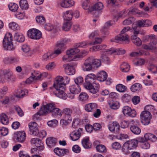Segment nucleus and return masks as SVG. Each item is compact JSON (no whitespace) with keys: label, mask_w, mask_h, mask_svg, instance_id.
Wrapping results in <instances>:
<instances>
[{"label":"nucleus","mask_w":157,"mask_h":157,"mask_svg":"<svg viewBox=\"0 0 157 157\" xmlns=\"http://www.w3.org/2000/svg\"><path fill=\"white\" fill-rule=\"evenodd\" d=\"M53 87L50 88L49 90L51 94L63 99H66L67 97V94L65 93L66 85L63 82V77L59 76L56 78Z\"/></svg>","instance_id":"nucleus-1"},{"label":"nucleus","mask_w":157,"mask_h":157,"mask_svg":"<svg viewBox=\"0 0 157 157\" xmlns=\"http://www.w3.org/2000/svg\"><path fill=\"white\" fill-rule=\"evenodd\" d=\"M85 81L83 85L85 88L93 94L92 97H98L100 85L97 81L96 76L93 73L89 74L86 77Z\"/></svg>","instance_id":"nucleus-2"},{"label":"nucleus","mask_w":157,"mask_h":157,"mask_svg":"<svg viewBox=\"0 0 157 157\" xmlns=\"http://www.w3.org/2000/svg\"><path fill=\"white\" fill-rule=\"evenodd\" d=\"M13 37L12 34L10 33H7L3 40L2 44L4 49L6 50L11 51L14 50L15 48L13 44Z\"/></svg>","instance_id":"nucleus-3"},{"label":"nucleus","mask_w":157,"mask_h":157,"mask_svg":"<svg viewBox=\"0 0 157 157\" xmlns=\"http://www.w3.org/2000/svg\"><path fill=\"white\" fill-rule=\"evenodd\" d=\"M141 122L144 125H147L150 122V120L152 117L151 113L147 111L142 112L140 115Z\"/></svg>","instance_id":"nucleus-4"},{"label":"nucleus","mask_w":157,"mask_h":157,"mask_svg":"<svg viewBox=\"0 0 157 157\" xmlns=\"http://www.w3.org/2000/svg\"><path fill=\"white\" fill-rule=\"evenodd\" d=\"M28 36L33 39L38 40L42 37V33L39 30L32 29L29 30L27 33Z\"/></svg>","instance_id":"nucleus-5"},{"label":"nucleus","mask_w":157,"mask_h":157,"mask_svg":"<svg viewBox=\"0 0 157 157\" xmlns=\"http://www.w3.org/2000/svg\"><path fill=\"white\" fill-rule=\"evenodd\" d=\"M76 64L73 63L65 64L63 65L66 73L69 75H74L75 73V70L74 67Z\"/></svg>","instance_id":"nucleus-6"},{"label":"nucleus","mask_w":157,"mask_h":157,"mask_svg":"<svg viewBox=\"0 0 157 157\" xmlns=\"http://www.w3.org/2000/svg\"><path fill=\"white\" fill-rule=\"evenodd\" d=\"M63 114L64 116V119L62 121L66 122L67 123H69L71 121L72 115V110L69 108H66L63 109Z\"/></svg>","instance_id":"nucleus-7"},{"label":"nucleus","mask_w":157,"mask_h":157,"mask_svg":"<svg viewBox=\"0 0 157 157\" xmlns=\"http://www.w3.org/2000/svg\"><path fill=\"white\" fill-rule=\"evenodd\" d=\"M113 41L115 42L122 41L124 42L125 43L128 44L129 40L128 35L126 33H120L119 35L115 37Z\"/></svg>","instance_id":"nucleus-8"},{"label":"nucleus","mask_w":157,"mask_h":157,"mask_svg":"<svg viewBox=\"0 0 157 157\" xmlns=\"http://www.w3.org/2000/svg\"><path fill=\"white\" fill-rule=\"evenodd\" d=\"M49 106L47 107L50 109V113L54 117L62 115V111L59 108H56L55 105L53 103H50Z\"/></svg>","instance_id":"nucleus-9"},{"label":"nucleus","mask_w":157,"mask_h":157,"mask_svg":"<svg viewBox=\"0 0 157 157\" xmlns=\"http://www.w3.org/2000/svg\"><path fill=\"white\" fill-rule=\"evenodd\" d=\"M83 132V129L81 128H79L77 130L74 131L70 134L71 139L74 141L78 140Z\"/></svg>","instance_id":"nucleus-10"},{"label":"nucleus","mask_w":157,"mask_h":157,"mask_svg":"<svg viewBox=\"0 0 157 157\" xmlns=\"http://www.w3.org/2000/svg\"><path fill=\"white\" fill-rule=\"evenodd\" d=\"M108 128L112 133L117 134L120 130V125L116 121L111 122L108 125Z\"/></svg>","instance_id":"nucleus-11"},{"label":"nucleus","mask_w":157,"mask_h":157,"mask_svg":"<svg viewBox=\"0 0 157 157\" xmlns=\"http://www.w3.org/2000/svg\"><path fill=\"white\" fill-rule=\"evenodd\" d=\"M50 103H48L42 107L36 114L34 115V117L36 118H38L40 116H43L46 115L50 113V109L47 107L49 106Z\"/></svg>","instance_id":"nucleus-12"},{"label":"nucleus","mask_w":157,"mask_h":157,"mask_svg":"<svg viewBox=\"0 0 157 157\" xmlns=\"http://www.w3.org/2000/svg\"><path fill=\"white\" fill-rule=\"evenodd\" d=\"M122 112L124 115L131 117H134L136 115V111L134 110H132L130 107L128 106H124L123 108Z\"/></svg>","instance_id":"nucleus-13"},{"label":"nucleus","mask_w":157,"mask_h":157,"mask_svg":"<svg viewBox=\"0 0 157 157\" xmlns=\"http://www.w3.org/2000/svg\"><path fill=\"white\" fill-rule=\"evenodd\" d=\"M30 142L32 145H33L38 148L40 151L43 150L44 146L41 140L37 138H33L31 139Z\"/></svg>","instance_id":"nucleus-14"},{"label":"nucleus","mask_w":157,"mask_h":157,"mask_svg":"<svg viewBox=\"0 0 157 157\" xmlns=\"http://www.w3.org/2000/svg\"><path fill=\"white\" fill-rule=\"evenodd\" d=\"M15 135L16 140L17 142L23 143L25 141L26 136L24 131L17 132Z\"/></svg>","instance_id":"nucleus-15"},{"label":"nucleus","mask_w":157,"mask_h":157,"mask_svg":"<svg viewBox=\"0 0 157 157\" xmlns=\"http://www.w3.org/2000/svg\"><path fill=\"white\" fill-rule=\"evenodd\" d=\"M30 134L33 135H36L38 133L37 124L35 122H30L28 125Z\"/></svg>","instance_id":"nucleus-16"},{"label":"nucleus","mask_w":157,"mask_h":157,"mask_svg":"<svg viewBox=\"0 0 157 157\" xmlns=\"http://www.w3.org/2000/svg\"><path fill=\"white\" fill-rule=\"evenodd\" d=\"M92 60H90V57L87 59L84 63L82 67V70L85 71H89L92 70L93 66L91 63Z\"/></svg>","instance_id":"nucleus-17"},{"label":"nucleus","mask_w":157,"mask_h":157,"mask_svg":"<svg viewBox=\"0 0 157 157\" xmlns=\"http://www.w3.org/2000/svg\"><path fill=\"white\" fill-rule=\"evenodd\" d=\"M150 42L149 44L150 50H154L156 48L157 39L155 35H151L149 36Z\"/></svg>","instance_id":"nucleus-18"},{"label":"nucleus","mask_w":157,"mask_h":157,"mask_svg":"<svg viewBox=\"0 0 157 157\" xmlns=\"http://www.w3.org/2000/svg\"><path fill=\"white\" fill-rule=\"evenodd\" d=\"M115 52L114 50H113L111 48L108 49L107 51L104 52L103 54L101 55L102 59L104 61L108 63L109 61V59L106 55H112Z\"/></svg>","instance_id":"nucleus-19"},{"label":"nucleus","mask_w":157,"mask_h":157,"mask_svg":"<svg viewBox=\"0 0 157 157\" xmlns=\"http://www.w3.org/2000/svg\"><path fill=\"white\" fill-rule=\"evenodd\" d=\"M54 152L59 156H63L69 153V150L67 149H61L56 147L54 149Z\"/></svg>","instance_id":"nucleus-20"},{"label":"nucleus","mask_w":157,"mask_h":157,"mask_svg":"<svg viewBox=\"0 0 157 157\" xmlns=\"http://www.w3.org/2000/svg\"><path fill=\"white\" fill-rule=\"evenodd\" d=\"M97 104L95 103H89L86 104L85 107V110L88 112H92L96 110Z\"/></svg>","instance_id":"nucleus-21"},{"label":"nucleus","mask_w":157,"mask_h":157,"mask_svg":"<svg viewBox=\"0 0 157 157\" xmlns=\"http://www.w3.org/2000/svg\"><path fill=\"white\" fill-rule=\"evenodd\" d=\"M138 143V141L137 140L134 139L128 141L125 143L132 150L137 146Z\"/></svg>","instance_id":"nucleus-22"},{"label":"nucleus","mask_w":157,"mask_h":157,"mask_svg":"<svg viewBox=\"0 0 157 157\" xmlns=\"http://www.w3.org/2000/svg\"><path fill=\"white\" fill-rule=\"evenodd\" d=\"M107 76V74L105 71H101L97 75V81H98L100 82H103L106 79Z\"/></svg>","instance_id":"nucleus-23"},{"label":"nucleus","mask_w":157,"mask_h":157,"mask_svg":"<svg viewBox=\"0 0 157 157\" xmlns=\"http://www.w3.org/2000/svg\"><path fill=\"white\" fill-rule=\"evenodd\" d=\"M69 90L71 93L77 94L81 91L80 87L78 85H72L69 87Z\"/></svg>","instance_id":"nucleus-24"},{"label":"nucleus","mask_w":157,"mask_h":157,"mask_svg":"<svg viewBox=\"0 0 157 157\" xmlns=\"http://www.w3.org/2000/svg\"><path fill=\"white\" fill-rule=\"evenodd\" d=\"M75 2L73 0H63L61 2L60 6L64 8H67L73 6Z\"/></svg>","instance_id":"nucleus-25"},{"label":"nucleus","mask_w":157,"mask_h":157,"mask_svg":"<svg viewBox=\"0 0 157 157\" xmlns=\"http://www.w3.org/2000/svg\"><path fill=\"white\" fill-rule=\"evenodd\" d=\"M21 49L24 52L25 56H31L32 55V52L30 50L29 46L27 45H23L22 46Z\"/></svg>","instance_id":"nucleus-26"},{"label":"nucleus","mask_w":157,"mask_h":157,"mask_svg":"<svg viewBox=\"0 0 157 157\" xmlns=\"http://www.w3.org/2000/svg\"><path fill=\"white\" fill-rule=\"evenodd\" d=\"M82 143L83 147L85 148H90L92 144L90 142L89 137H86L84 138L82 141Z\"/></svg>","instance_id":"nucleus-27"},{"label":"nucleus","mask_w":157,"mask_h":157,"mask_svg":"<svg viewBox=\"0 0 157 157\" xmlns=\"http://www.w3.org/2000/svg\"><path fill=\"white\" fill-rule=\"evenodd\" d=\"M56 142V139L52 137L48 138L46 140V144L48 147L50 148L52 147L55 146Z\"/></svg>","instance_id":"nucleus-28"},{"label":"nucleus","mask_w":157,"mask_h":157,"mask_svg":"<svg viewBox=\"0 0 157 157\" xmlns=\"http://www.w3.org/2000/svg\"><path fill=\"white\" fill-rule=\"evenodd\" d=\"M130 129L131 132L135 135L139 134L141 131L140 128L135 124H133L130 126Z\"/></svg>","instance_id":"nucleus-29"},{"label":"nucleus","mask_w":157,"mask_h":157,"mask_svg":"<svg viewBox=\"0 0 157 157\" xmlns=\"http://www.w3.org/2000/svg\"><path fill=\"white\" fill-rule=\"evenodd\" d=\"M28 92V90L26 89H19L16 91L15 96L17 98H22L25 96L26 95Z\"/></svg>","instance_id":"nucleus-30"},{"label":"nucleus","mask_w":157,"mask_h":157,"mask_svg":"<svg viewBox=\"0 0 157 157\" xmlns=\"http://www.w3.org/2000/svg\"><path fill=\"white\" fill-rule=\"evenodd\" d=\"M73 16V13L71 10L67 11L64 13L63 14V19L66 20L68 21L71 20Z\"/></svg>","instance_id":"nucleus-31"},{"label":"nucleus","mask_w":157,"mask_h":157,"mask_svg":"<svg viewBox=\"0 0 157 157\" xmlns=\"http://www.w3.org/2000/svg\"><path fill=\"white\" fill-rule=\"evenodd\" d=\"M1 123L3 124H8L9 122V118L7 115L5 113H2L0 116Z\"/></svg>","instance_id":"nucleus-32"},{"label":"nucleus","mask_w":157,"mask_h":157,"mask_svg":"<svg viewBox=\"0 0 157 157\" xmlns=\"http://www.w3.org/2000/svg\"><path fill=\"white\" fill-rule=\"evenodd\" d=\"M93 67L97 68L100 67L101 64V60L100 59H96L93 57H90Z\"/></svg>","instance_id":"nucleus-33"},{"label":"nucleus","mask_w":157,"mask_h":157,"mask_svg":"<svg viewBox=\"0 0 157 157\" xmlns=\"http://www.w3.org/2000/svg\"><path fill=\"white\" fill-rule=\"evenodd\" d=\"M131 40L132 42L137 46H140L142 44L141 40L136 36L132 35L131 37Z\"/></svg>","instance_id":"nucleus-34"},{"label":"nucleus","mask_w":157,"mask_h":157,"mask_svg":"<svg viewBox=\"0 0 157 157\" xmlns=\"http://www.w3.org/2000/svg\"><path fill=\"white\" fill-rule=\"evenodd\" d=\"M142 88L141 85L139 83H136L132 85L130 88L131 91L133 92L139 91Z\"/></svg>","instance_id":"nucleus-35"},{"label":"nucleus","mask_w":157,"mask_h":157,"mask_svg":"<svg viewBox=\"0 0 157 157\" xmlns=\"http://www.w3.org/2000/svg\"><path fill=\"white\" fill-rule=\"evenodd\" d=\"M89 97V96L88 94L85 92L81 93L79 96L80 101L84 102H86L87 101Z\"/></svg>","instance_id":"nucleus-36"},{"label":"nucleus","mask_w":157,"mask_h":157,"mask_svg":"<svg viewBox=\"0 0 157 157\" xmlns=\"http://www.w3.org/2000/svg\"><path fill=\"white\" fill-rule=\"evenodd\" d=\"M144 137L145 139L149 140L152 142L155 141L157 139L156 136L153 134L150 133H147L144 135Z\"/></svg>","instance_id":"nucleus-37"},{"label":"nucleus","mask_w":157,"mask_h":157,"mask_svg":"<svg viewBox=\"0 0 157 157\" xmlns=\"http://www.w3.org/2000/svg\"><path fill=\"white\" fill-rule=\"evenodd\" d=\"M14 40L18 42H23L25 40V37L23 35L20 33H15L14 36Z\"/></svg>","instance_id":"nucleus-38"},{"label":"nucleus","mask_w":157,"mask_h":157,"mask_svg":"<svg viewBox=\"0 0 157 157\" xmlns=\"http://www.w3.org/2000/svg\"><path fill=\"white\" fill-rule=\"evenodd\" d=\"M111 22L112 21H109L105 24L104 28L103 29L101 30V32L103 33V34L104 35H107L109 34V32L108 31L107 28L112 25L113 23H111Z\"/></svg>","instance_id":"nucleus-39"},{"label":"nucleus","mask_w":157,"mask_h":157,"mask_svg":"<svg viewBox=\"0 0 157 157\" xmlns=\"http://www.w3.org/2000/svg\"><path fill=\"white\" fill-rule=\"evenodd\" d=\"M3 75L6 81H10L13 76L12 73L9 71H5L4 72Z\"/></svg>","instance_id":"nucleus-40"},{"label":"nucleus","mask_w":157,"mask_h":157,"mask_svg":"<svg viewBox=\"0 0 157 157\" xmlns=\"http://www.w3.org/2000/svg\"><path fill=\"white\" fill-rule=\"evenodd\" d=\"M121 70L124 72H128L130 70V66L129 65L126 63H124L120 66Z\"/></svg>","instance_id":"nucleus-41"},{"label":"nucleus","mask_w":157,"mask_h":157,"mask_svg":"<svg viewBox=\"0 0 157 157\" xmlns=\"http://www.w3.org/2000/svg\"><path fill=\"white\" fill-rule=\"evenodd\" d=\"M20 6L23 10H26L29 7L27 2L26 0H21L19 2Z\"/></svg>","instance_id":"nucleus-42"},{"label":"nucleus","mask_w":157,"mask_h":157,"mask_svg":"<svg viewBox=\"0 0 157 157\" xmlns=\"http://www.w3.org/2000/svg\"><path fill=\"white\" fill-rule=\"evenodd\" d=\"M110 108L113 109H118L120 106V104L117 101H113L109 103Z\"/></svg>","instance_id":"nucleus-43"},{"label":"nucleus","mask_w":157,"mask_h":157,"mask_svg":"<svg viewBox=\"0 0 157 157\" xmlns=\"http://www.w3.org/2000/svg\"><path fill=\"white\" fill-rule=\"evenodd\" d=\"M74 48L71 49L67 51L66 53L67 55L70 56L71 55H75L77 53H78L80 52V50L75 47L74 45Z\"/></svg>","instance_id":"nucleus-44"},{"label":"nucleus","mask_w":157,"mask_h":157,"mask_svg":"<svg viewBox=\"0 0 157 157\" xmlns=\"http://www.w3.org/2000/svg\"><path fill=\"white\" fill-rule=\"evenodd\" d=\"M104 6L101 2H99L96 3L93 7V10H95L100 11L103 9Z\"/></svg>","instance_id":"nucleus-45"},{"label":"nucleus","mask_w":157,"mask_h":157,"mask_svg":"<svg viewBox=\"0 0 157 157\" xmlns=\"http://www.w3.org/2000/svg\"><path fill=\"white\" fill-rule=\"evenodd\" d=\"M117 90L120 92H124L127 89V87L122 84H118L116 86Z\"/></svg>","instance_id":"nucleus-46"},{"label":"nucleus","mask_w":157,"mask_h":157,"mask_svg":"<svg viewBox=\"0 0 157 157\" xmlns=\"http://www.w3.org/2000/svg\"><path fill=\"white\" fill-rule=\"evenodd\" d=\"M131 149L129 148V147L124 143L123 146L121 149L122 152L125 155H128L132 151H131Z\"/></svg>","instance_id":"nucleus-47"},{"label":"nucleus","mask_w":157,"mask_h":157,"mask_svg":"<svg viewBox=\"0 0 157 157\" xmlns=\"http://www.w3.org/2000/svg\"><path fill=\"white\" fill-rule=\"evenodd\" d=\"M8 7L10 10L13 12L17 11L18 8V5L13 2H10L9 4Z\"/></svg>","instance_id":"nucleus-48"},{"label":"nucleus","mask_w":157,"mask_h":157,"mask_svg":"<svg viewBox=\"0 0 157 157\" xmlns=\"http://www.w3.org/2000/svg\"><path fill=\"white\" fill-rule=\"evenodd\" d=\"M9 28L13 30H18L19 29V27L16 23L13 22L9 24Z\"/></svg>","instance_id":"nucleus-49"},{"label":"nucleus","mask_w":157,"mask_h":157,"mask_svg":"<svg viewBox=\"0 0 157 157\" xmlns=\"http://www.w3.org/2000/svg\"><path fill=\"white\" fill-rule=\"evenodd\" d=\"M132 121H127L126 120L123 121L121 123V126L122 128H125L128 127Z\"/></svg>","instance_id":"nucleus-50"},{"label":"nucleus","mask_w":157,"mask_h":157,"mask_svg":"<svg viewBox=\"0 0 157 157\" xmlns=\"http://www.w3.org/2000/svg\"><path fill=\"white\" fill-rule=\"evenodd\" d=\"M90 42L88 41L82 42L75 44V47L77 48L84 47L88 44L90 45Z\"/></svg>","instance_id":"nucleus-51"},{"label":"nucleus","mask_w":157,"mask_h":157,"mask_svg":"<svg viewBox=\"0 0 157 157\" xmlns=\"http://www.w3.org/2000/svg\"><path fill=\"white\" fill-rule=\"evenodd\" d=\"M71 25V22H67L64 23L62 28L65 31H68L70 29Z\"/></svg>","instance_id":"nucleus-52"},{"label":"nucleus","mask_w":157,"mask_h":157,"mask_svg":"<svg viewBox=\"0 0 157 157\" xmlns=\"http://www.w3.org/2000/svg\"><path fill=\"white\" fill-rule=\"evenodd\" d=\"M44 74L46 76L48 74L46 73L41 74L40 72H37L34 73V75H33L32 76L34 80H38Z\"/></svg>","instance_id":"nucleus-53"},{"label":"nucleus","mask_w":157,"mask_h":157,"mask_svg":"<svg viewBox=\"0 0 157 157\" xmlns=\"http://www.w3.org/2000/svg\"><path fill=\"white\" fill-rule=\"evenodd\" d=\"M96 148L97 151L99 152H105L106 151L105 147L102 144L98 145L96 147Z\"/></svg>","instance_id":"nucleus-54"},{"label":"nucleus","mask_w":157,"mask_h":157,"mask_svg":"<svg viewBox=\"0 0 157 157\" xmlns=\"http://www.w3.org/2000/svg\"><path fill=\"white\" fill-rule=\"evenodd\" d=\"M36 21L38 23L43 24L45 22L44 17L41 16H37L36 17Z\"/></svg>","instance_id":"nucleus-55"},{"label":"nucleus","mask_w":157,"mask_h":157,"mask_svg":"<svg viewBox=\"0 0 157 157\" xmlns=\"http://www.w3.org/2000/svg\"><path fill=\"white\" fill-rule=\"evenodd\" d=\"M74 81L76 85L80 86V85L82 84L83 82V79L81 76H78L75 79Z\"/></svg>","instance_id":"nucleus-56"},{"label":"nucleus","mask_w":157,"mask_h":157,"mask_svg":"<svg viewBox=\"0 0 157 157\" xmlns=\"http://www.w3.org/2000/svg\"><path fill=\"white\" fill-rule=\"evenodd\" d=\"M130 13L133 14H137V16L139 17H142L143 13L138 12L137 9L136 8H133L130 10L129 11Z\"/></svg>","instance_id":"nucleus-57"},{"label":"nucleus","mask_w":157,"mask_h":157,"mask_svg":"<svg viewBox=\"0 0 157 157\" xmlns=\"http://www.w3.org/2000/svg\"><path fill=\"white\" fill-rule=\"evenodd\" d=\"M7 90V87L6 86H4L0 89V98H2L3 95L6 94Z\"/></svg>","instance_id":"nucleus-58"},{"label":"nucleus","mask_w":157,"mask_h":157,"mask_svg":"<svg viewBox=\"0 0 157 157\" xmlns=\"http://www.w3.org/2000/svg\"><path fill=\"white\" fill-rule=\"evenodd\" d=\"M46 135L47 133L45 131L43 130L39 132L38 130V133L37 134L36 136H37L38 137H39L41 138H43L46 136Z\"/></svg>","instance_id":"nucleus-59"},{"label":"nucleus","mask_w":157,"mask_h":157,"mask_svg":"<svg viewBox=\"0 0 157 157\" xmlns=\"http://www.w3.org/2000/svg\"><path fill=\"white\" fill-rule=\"evenodd\" d=\"M133 20V18L132 17H129L124 20L123 21V24L124 25H129L132 23Z\"/></svg>","instance_id":"nucleus-60"},{"label":"nucleus","mask_w":157,"mask_h":157,"mask_svg":"<svg viewBox=\"0 0 157 157\" xmlns=\"http://www.w3.org/2000/svg\"><path fill=\"white\" fill-rule=\"evenodd\" d=\"M8 132L7 128L5 127H2L0 129V134L3 136L6 135Z\"/></svg>","instance_id":"nucleus-61"},{"label":"nucleus","mask_w":157,"mask_h":157,"mask_svg":"<svg viewBox=\"0 0 157 157\" xmlns=\"http://www.w3.org/2000/svg\"><path fill=\"white\" fill-rule=\"evenodd\" d=\"M58 123V121L56 120H53L47 122L48 125L50 127H54Z\"/></svg>","instance_id":"nucleus-62"},{"label":"nucleus","mask_w":157,"mask_h":157,"mask_svg":"<svg viewBox=\"0 0 157 157\" xmlns=\"http://www.w3.org/2000/svg\"><path fill=\"white\" fill-rule=\"evenodd\" d=\"M80 121L79 119H74L72 123V126L75 128H76L79 126Z\"/></svg>","instance_id":"nucleus-63"},{"label":"nucleus","mask_w":157,"mask_h":157,"mask_svg":"<svg viewBox=\"0 0 157 157\" xmlns=\"http://www.w3.org/2000/svg\"><path fill=\"white\" fill-rule=\"evenodd\" d=\"M149 70L151 71L153 73H157V66L153 64H151L150 68H148Z\"/></svg>","instance_id":"nucleus-64"}]
</instances>
